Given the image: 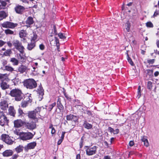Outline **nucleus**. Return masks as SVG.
Segmentation results:
<instances>
[{
  "label": "nucleus",
  "instance_id": "a18cd8bd",
  "mask_svg": "<svg viewBox=\"0 0 159 159\" xmlns=\"http://www.w3.org/2000/svg\"><path fill=\"white\" fill-rule=\"evenodd\" d=\"M152 83L151 81H148V88L150 89L152 88Z\"/></svg>",
  "mask_w": 159,
  "mask_h": 159
},
{
  "label": "nucleus",
  "instance_id": "37998d69",
  "mask_svg": "<svg viewBox=\"0 0 159 159\" xmlns=\"http://www.w3.org/2000/svg\"><path fill=\"white\" fill-rule=\"evenodd\" d=\"M7 118L3 112L0 113V119H5Z\"/></svg>",
  "mask_w": 159,
  "mask_h": 159
},
{
  "label": "nucleus",
  "instance_id": "7c9ffc66",
  "mask_svg": "<svg viewBox=\"0 0 159 159\" xmlns=\"http://www.w3.org/2000/svg\"><path fill=\"white\" fill-rule=\"evenodd\" d=\"M83 125L85 128L87 129H90L92 127V125L86 122L84 123Z\"/></svg>",
  "mask_w": 159,
  "mask_h": 159
},
{
  "label": "nucleus",
  "instance_id": "a878e982",
  "mask_svg": "<svg viewBox=\"0 0 159 159\" xmlns=\"http://www.w3.org/2000/svg\"><path fill=\"white\" fill-rule=\"evenodd\" d=\"M24 149V147L22 146L19 145L15 149L16 151L18 153L22 152Z\"/></svg>",
  "mask_w": 159,
  "mask_h": 159
},
{
  "label": "nucleus",
  "instance_id": "72a5a7b5",
  "mask_svg": "<svg viewBox=\"0 0 159 159\" xmlns=\"http://www.w3.org/2000/svg\"><path fill=\"white\" fill-rule=\"evenodd\" d=\"M4 32L6 34H14V32L9 29L5 30Z\"/></svg>",
  "mask_w": 159,
  "mask_h": 159
},
{
  "label": "nucleus",
  "instance_id": "f257e3e1",
  "mask_svg": "<svg viewBox=\"0 0 159 159\" xmlns=\"http://www.w3.org/2000/svg\"><path fill=\"white\" fill-rule=\"evenodd\" d=\"M45 107H37L33 111H29L28 112V115L29 118L33 119H42L44 117L40 115L37 114L38 112H40L41 114L44 115L47 111V106Z\"/></svg>",
  "mask_w": 159,
  "mask_h": 159
},
{
  "label": "nucleus",
  "instance_id": "f03ea898",
  "mask_svg": "<svg viewBox=\"0 0 159 159\" xmlns=\"http://www.w3.org/2000/svg\"><path fill=\"white\" fill-rule=\"evenodd\" d=\"M10 94L11 96L15 97V100L16 101H20L23 98V93L21 91L18 89H12Z\"/></svg>",
  "mask_w": 159,
  "mask_h": 159
},
{
  "label": "nucleus",
  "instance_id": "20e7f679",
  "mask_svg": "<svg viewBox=\"0 0 159 159\" xmlns=\"http://www.w3.org/2000/svg\"><path fill=\"white\" fill-rule=\"evenodd\" d=\"M86 154L88 156H92L95 154L97 152V147L95 146H86Z\"/></svg>",
  "mask_w": 159,
  "mask_h": 159
},
{
  "label": "nucleus",
  "instance_id": "2eb2a0df",
  "mask_svg": "<svg viewBox=\"0 0 159 159\" xmlns=\"http://www.w3.org/2000/svg\"><path fill=\"white\" fill-rule=\"evenodd\" d=\"M15 10L17 13L21 14L25 10V8L21 6H17L15 8Z\"/></svg>",
  "mask_w": 159,
  "mask_h": 159
},
{
  "label": "nucleus",
  "instance_id": "423d86ee",
  "mask_svg": "<svg viewBox=\"0 0 159 159\" xmlns=\"http://www.w3.org/2000/svg\"><path fill=\"white\" fill-rule=\"evenodd\" d=\"M33 135L30 132L23 133L20 135V139L23 140L30 139L33 138Z\"/></svg>",
  "mask_w": 159,
  "mask_h": 159
},
{
  "label": "nucleus",
  "instance_id": "ea45409f",
  "mask_svg": "<svg viewBox=\"0 0 159 159\" xmlns=\"http://www.w3.org/2000/svg\"><path fill=\"white\" fill-rule=\"evenodd\" d=\"M56 103L54 102L51 105H49L48 107H49L48 108V111H50L52 109V108L56 105Z\"/></svg>",
  "mask_w": 159,
  "mask_h": 159
},
{
  "label": "nucleus",
  "instance_id": "864d4df0",
  "mask_svg": "<svg viewBox=\"0 0 159 159\" xmlns=\"http://www.w3.org/2000/svg\"><path fill=\"white\" fill-rule=\"evenodd\" d=\"M5 43V42H4L2 40H0V47L3 46Z\"/></svg>",
  "mask_w": 159,
  "mask_h": 159
},
{
  "label": "nucleus",
  "instance_id": "39448f33",
  "mask_svg": "<svg viewBox=\"0 0 159 159\" xmlns=\"http://www.w3.org/2000/svg\"><path fill=\"white\" fill-rule=\"evenodd\" d=\"M13 44L15 48L17 49L20 53H24V48L19 41L16 40H14L13 42Z\"/></svg>",
  "mask_w": 159,
  "mask_h": 159
},
{
  "label": "nucleus",
  "instance_id": "6ab92c4d",
  "mask_svg": "<svg viewBox=\"0 0 159 159\" xmlns=\"http://www.w3.org/2000/svg\"><path fill=\"white\" fill-rule=\"evenodd\" d=\"M8 113L9 114L13 116H14L16 114V111L13 106H10L8 109Z\"/></svg>",
  "mask_w": 159,
  "mask_h": 159
},
{
  "label": "nucleus",
  "instance_id": "f3484780",
  "mask_svg": "<svg viewBox=\"0 0 159 159\" xmlns=\"http://www.w3.org/2000/svg\"><path fill=\"white\" fill-rule=\"evenodd\" d=\"M141 140L143 142L144 145L146 147H148L149 146V144L147 138V137L145 136H141Z\"/></svg>",
  "mask_w": 159,
  "mask_h": 159
},
{
  "label": "nucleus",
  "instance_id": "e2e57ef3",
  "mask_svg": "<svg viewBox=\"0 0 159 159\" xmlns=\"http://www.w3.org/2000/svg\"><path fill=\"white\" fill-rule=\"evenodd\" d=\"M76 159H80V154H78L76 156Z\"/></svg>",
  "mask_w": 159,
  "mask_h": 159
},
{
  "label": "nucleus",
  "instance_id": "cd10ccee",
  "mask_svg": "<svg viewBox=\"0 0 159 159\" xmlns=\"http://www.w3.org/2000/svg\"><path fill=\"white\" fill-rule=\"evenodd\" d=\"M31 41L34 42L37 39V35L34 33H33V34L31 35Z\"/></svg>",
  "mask_w": 159,
  "mask_h": 159
},
{
  "label": "nucleus",
  "instance_id": "ddd939ff",
  "mask_svg": "<svg viewBox=\"0 0 159 159\" xmlns=\"http://www.w3.org/2000/svg\"><path fill=\"white\" fill-rule=\"evenodd\" d=\"M14 124L15 127L19 128L25 125V122L22 120H16L14 121Z\"/></svg>",
  "mask_w": 159,
  "mask_h": 159
},
{
  "label": "nucleus",
  "instance_id": "6e6d98bb",
  "mask_svg": "<svg viewBox=\"0 0 159 159\" xmlns=\"http://www.w3.org/2000/svg\"><path fill=\"white\" fill-rule=\"evenodd\" d=\"M39 48L41 50H43L44 48V45L43 44H41L39 45Z\"/></svg>",
  "mask_w": 159,
  "mask_h": 159
},
{
  "label": "nucleus",
  "instance_id": "4468645a",
  "mask_svg": "<svg viewBox=\"0 0 159 159\" xmlns=\"http://www.w3.org/2000/svg\"><path fill=\"white\" fill-rule=\"evenodd\" d=\"M8 107V105L6 101L3 100L0 102V108L3 110H6Z\"/></svg>",
  "mask_w": 159,
  "mask_h": 159
},
{
  "label": "nucleus",
  "instance_id": "4c0bfd02",
  "mask_svg": "<svg viewBox=\"0 0 159 159\" xmlns=\"http://www.w3.org/2000/svg\"><path fill=\"white\" fill-rule=\"evenodd\" d=\"M18 59L20 60L21 62L25 61L24 57L20 54H19V55L18 56Z\"/></svg>",
  "mask_w": 159,
  "mask_h": 159
},
{
  "label": "nucleus",
  "instance_id": "58836bf2",
  "mask_svg": "<svg viewBox=\"0 0 159 159\" xmlns=\"http://www.w3.org/2000/svg\"><path fill=\"white\" fill-rule=\"evenodd\" d=\"M146 26L148 27L152 28L153 26L152 23L150 22H148L146 23Z\"/></svg>",
  "mask_w": 159,
  "mask_h": 159
},
{
  "label": "nucleus",
  "instance_id": "603ef678",
  "mask_svg": "<svg viewBox=\"0 0 159 159\" xmlns=\"http://www.w3.org/2000/svg\"><path fill=\"white\" fill-rule=\"evenodd\" d=\"M58 108L60 110V112L62 111L63 110V107L62 105H60L58 106Z\"/></svg>",
  "mask_w": 159,
  "mask_h": 159
},
{
  "label": "nucleus",
  "instance_id": "774afa93",
  "mask_svg": "<svg viewBox=\"0 0 159 159\" xmlns=\"http://www.w3.org/2000/svg\"><path fill=\"white\" fill-rule=\"evenodd\" d=\"M157 47L159 48V40L157 41Z\"/></svg>",
  "mask_w": 159,
  "mask_h": 159
},
{
  "label": "nucleus",
  "instance_id": "9d476101",
  "mask_svg": "<svg viewBox=\"0 0 159 159\" xmlns=\"http://www.w3.org/2000/svg\"><path fill=\"white\" fill-rule=\"evenodd\" d=\"M18 71L21 73H23L24 72H26L28 70H30L28 67L24 65H20L18 68Z\"/></svg>",
  "mask_w": 159,
  "mask_h": 159
},
{
  "label": "nucleus",
  "instance_id": "09e8293b",
  "mask_svg": "<svg viewBox=\"0 0 159 159\" xmlns=\"http://www.w3.org/2000/svg\"><path fill=\"white\" fill-rule=\"evenodd\" d=\"M159 14V10H156L153 15L154 17L156 16Z\"/></svg>",
  "mask_w": 159,
  "mask_h": 159
},
{
  "label": "nucleus",
  "instance_id": "b1692460",
  "mask_svg": "<svg viewBox=\"0 0 159 159\" xmlns=\"http://www.w3.org/2000/svg\"><path fill=\"white\" fill-rule=\"evenodd\" d=\"M35 46L34 42H31V43L29 44L28 45L27 48L29 50H31Z\"/></svg>",
  "mask_w": 159,
  "mask_h": 159
},
{
  "label": "nucleus",
  "instance_id": "69168bd1",
  "mask_svg": "<svg viewBox=\"0 0 159 159\" xmlns=\"http://www.w3.org/2000/svg\"><path fill=\"white\" fill-rule=\"evenodd\" d=\"M7 44L8 46L10 47H11L12 45V43H10V42H8L7 43Z\"/></svg>",
  "mask_w": 159,
  "mask_h": 159
},
{
  "label": "nucleus",
  "instance_id": "6e6552de",
  "mask_svg": "<svg viewBox=\"0 0 159 159\" xmlns=\"http://www.w3.org/2000/svg\"><path fill=\"white\" fill-rule=\"evenodd\" d=\"M1 25L3 28L12 29L16 26L17 24L16 23L15 24L12 22L6 21L2 24Z\"/></svg>",
  "mask_w": 159,
  "mask_h": 159
},
{
  "label": "nucleus",
  "instance_id": "13d9d810",
  "mask_svg": "<svg viewBox=\"0 0 159 159\" xmlns=\"http://www.w3.org/2000/svg\"><path fill=\"white\" fill-rule=\"evenodd\" d=\"M134 144V143L133 141H130L129 143V145L131 147L133 146Z\"/></svg>",
  "mask_w": 159,
  "mask_h": 159
},
{
  "label": "nucleus",
  "instance_id": "1a4fd4ad",
  "mask_svg": "<svg viewBox=\"0 0 159 159\" xmlns=\"http://www.w3.org/2000/svg\"><path fill=\"white\" fill-rule=\"evenodd\" d=\"M34 120V121H31L26 123L25 122V125L28 129L31 130H33L36 128V122H37V121H36L35 120Z\"/></svg>",
  "mask_w": 159,
  "mask_h": 159
},
{
  "label": "nucleus",
  "instance_id": "3c124183",
  "mask_svg": "<svg viewBox=\"0 0 159 159\" xmlns=\"http://www.w3.org/2000/svg\"><path fill=\"white\" fill-rule=\"evenodd\" d=\"M119 132V130L118 129H116L115 130H114L113 132V134H118Z\"/></svg>",
  "mask_w": 159,
  "mask_h": 159
},
{
  "label": "nucleus",
  "instance_id": "c85d7f7f",
  "mask_svg": "<svg viewBox=\"0 0 159 159\" xmlns=\"http://www.w3.org/2000/svg\"><path fill=\"white\" fill-rule=\"evenodd\" d=\"M7 74H2L0 73V79L2 80H4L7 78Z\"/></svg>",
  "mask_w": 159,
  "mask_h": 159
},
{
  "label": "nucleus",
  "instance_id": "2f4dec72",
  "mask_svg": "<svg viewBox=\"0 0 159 159\" xmlns=\"http://www.w3.org/2000/svg\"><path fill=\"white\" fill-rule=\"evenodd\" d=\"M67 119H77V117L75 116H74L72 114H70L69 115L67 116Z\"/></svg>",
  "mask_w": 159,
  "mask_h": 159
},
{
  "label": "nucleus",
  "instance_id": "f704fd0d",
  "mask_svg": "<svg viewBox=\"0 0 159 159\" xmlns=\"http://www.w3.org/2000/svg\"><path fill=\"white\" fill-rule=\"evenodd\" d=\"M49 128L51 129H52L51 132V134L52 135L54 134L56 132V130L53 127V125H52V124H51L50 125Z\"/></svg>",
  "mask_w": 159,
  "mask_h": 159
},
{
  "label": "nucleus",
  "instance_id": "aec40b11",
  "mask_svg": "<svg viewBox=\"0 0 159 159\" xmlns=\"http://www.w3.org/2000/svg\"><path fill=\"white\" fill-rule=\"evenodd\" d=\"M38 93L39 94V97L42 98L44 94L43 90L42 87L39 86L38 89Z\"/></svg>",
  "mask_w": 159,
  "mask_h": 159
},
{
  "label": "nucleus",
  "instance_id": "0eeeda50",
  "mask_svg": "<svg viewBox=\"0 0 159 159\" xmlns=\"http://www.w3.org/2000/svg\"><path fill=\"white\" fill-rule=\"evenodd\" d=\"M1 138L2 141L8 144L11 145L13 143V141L8 135L2 134Z\"/></svg>",
  "mask_w": 159,
  "mask_h": 159
},
{
  "label": "nucleus",
  "instance_id": "a211bd4d",
  "mask_svg": "<svg viewBox=\"0 0 159 159\" xmlns=\"http://www.w3.org/2000/svg\"><path fill=\"white\" fill-rule=\"evenodd\" d=\"M145 109V107L143 105L141 106L139 110L136 112V114H138V116L139 117L141 116L143 111Z\"/></svg>",
  "mask_w": 159,
  "mask_h": 159
},
{
  "label": "nucleus",
  "instance_id": "052dcab7",
  "mask_svg": "<svg viewBox=\"0 0 159 159\" xmlns=\"http://www.w3.org/2000/svg\"><path fill=\"white\" fill-rule=\"evenodd\" d=\"M63 140V139H59L57 142L58 145H60L61 144V142H62Z\"/></svg>",
  "mask_w": 159,
  "mask_h": 159
},
{
  "label": "nucleus",
  "instance_id": "7ed1b4c3",
  "mask_svg": "<svg viewBox=\"0 0 159 159\" xmlns=\"http://www.w3.org/2000/svg\"><path fill=\"white\" fill-rule=\"evenodd\" d=\"M23 84L24 86L27 88L30 89L35 88L37 86L36 81L32 79L26 80L24 81Z\"/></svg>",
  "mask_w": 159,
  "mask_h": 159
},
{
  "label": "nucleus",
  "instance_id": "680f3d73",
  "mask_svg": "<svg viewBox=\"0 0 159 159\" xmlns=\"http://www.w3.org/2000/svg\"><path fill=\"white\" fill-rule=\"evenodd\" d=\"M159 74V72L158 71H156L155 73H154V75L155 76H157Z\"/></svg>",
  "mask_w": 159,
  "mask_h": 159
},
{
  "label": "nucleus",
  "instance_id": "4d7b16f0",
  "mask_svg": "<svg viewBox=\"0 0 159 159\" xmlns=\"http://www.w3.org/2000/svg\"><path fill=\"white\" fill-rule=\"evenodd\" d=\"M18 156V154H14L12 156V159H16Z\"/></svg>",
  "mask_w": 159,
  "mask_h": 159
},
{
  "label": "nucleus",
  "instance_id": "5fc2aeb1",
  "mask_svg": "<svg viewBox=\"0 0 159 159\" xmlns=\"http://www.w3.org/2000/svg\"><path fill=\"white\" fill-rule=\"evenodd\" d=\"M55 42H56V43L57 47H58V43H59L58 39L56 37H55Z\"/></svg>",
  "mask_w": 159,
  "mask_h": 159
},
{
  "label": "nucleus",
  "instance_id": "49530a36",
  "mask_svg": "<svg viewBox=\"0 0 159 159\" xmlns=\"http://www.w3.org/2000/svg\"><path fill=\"white\" fill-rule=\"evenodd\" d=\"M108 130L111 133H113L114 131V129L113 128H111V127H109L108 128Z\"/></svg>",
  "mask_w": 159,
  "mask_h": 159
},
{
  "label": "nucleus",
  "instance_id": "bf43d9fd",
  "mask_svg": "<svg viewBox=\"0 0 159 159\" xmlns=\"http://www.w3.org/2000/svg\"><path fill=\"white\" fill-rule=\"evenodd\" d=\"M65 132H62L61 136V139H63L64 137V135H65Z\"/></svg>",
  "mask_w": 159,
  "mask_h": 159
},
{
  "label": "nucleus",
  "instance_id": "8fccbe9b",
  "mask_svg": "<svg viewBox=\"0 0 159 159\" xmlns=\"http://www.w3.org/2000/svg\"><path fill=\"white\" fill-rule=\"evenodd\" d=\"M5 120H0V125L2 126H3L5 123Z\"/></svg>",
  "mask_w": 159,
  "mask_h": 159
},
{
  "label": "nucleus",
  "instance_id": "c756f323",
  "mask_svg": "<svg viewBox=\"0 0 159 159\" xmlns=\"http://www.w3.org/2000/svg\"><path fill=\"white\" fill-rule=\"evenodd\" d=\"M130 23L129 21H127L125 24V29L128 32H129L130 30Z\"/></svg>",
  "mask_w": 159,
  "mask_h": 159
},
{
  "label": "nucleus",
  "instance_id": "0e129e2a",
  "mask_svg": "<svg viewBox=\"0 0 159 159\" xmlns=\"http://www.w3.org/2000/svg\"><path fill=\"white\" fill-rule=\"evenodd\" d=\"M104 158V159H111L110 157L108 156H105Z\"/></svg>",
  "mask_w": 159,
  "mask_h": 159
},
{
  "label": "nucleus",
  "instance_id": "c9c22d12",
  "mask_svg": "<svg viewBox=\"0 0 159 159\" xmlns=\"http://www.w3.org/2000/svg\"><path fill=\"white\" fill-rule=\"evenodd\" d=\"M138 95H137V97L138 98V99L141 96V86H138V91L137 92Z\"/></svg>",
  "mask_w": 159,
  "mask_h": 159
},
{
  "label": "nucleus",
  "instance_id": "a19ab883",
  "mask_svg": "<svg viewBox=\"0 0 159 159\" xmlns=\"http://www.w3.org/2000/svg\"><path fill=\"white\" fill-rule=\"evenodd\" d=\"M5 69L10 71H12L13 70V69L12 67L8 66H6L5 67Z\"/></svg>",
  "mask_w": 159,
  "mask_h": 159
},
{
  "label": "nucleus",
  "instance_id": "dca6fc26",
  "mask_svg": "<svg viewBox=\"0 0 159 159\" xmlns=\"http://www.w3.org/2000/svg\"><path fill=\"white\" fill-rule=\"evenodd\" d=\"M13 153V152L11 150H7L4 152L2 153L4 157H8L11 156Z\"/></svg>",
  "mask_w": 159,
  "mask_h": 159
},
{
  "label": "nucleus",
  "instance_id": "412c9836",
  "mask_svg": "<svg viewBox=\"0 0 159 159\" xmlns=\"http://www.w3.org/2000/svg\"><path fill=\"white\" fill-rule=\"evenodd\" d=\"M34 22L33 18L31 17H28L26 21V24L28 25V26H29L30 25L32 24Z\"/></svg>",
  "mask_w": 159,
  "mask_h": 159
},
{
  "label": "nucleus",
  "instance_id": "f8f14e48",
  "mask_svg": "<svg viewBox=\"0 0 159 159\" xmlns=\"http://www.w3.org/2000/svg\"><path fill=\"white\" fill-rule=\"evenodd\" d=\"M31 97L30 94L29 95L28 98L26 99L27 100L26 101H23L21 103V106L22 107L24 108L26 107L28 104L29 102L30 103L31 101Z\"/></svg>",
  "mask_w": 159,
  "mask_h": 159
},
{
  "label": "nucleus",
  "instance_id": "e433bc0d",
  "mask_svg": "<svg viewBox=\"0 0 159 159\" xmlns=\"http://www.w3.org/2000/svg\"><path fill=\"white\" fill-rule=\"evenodd\" d=\"M58 36L60 38L63 39H65L66 37V36L65 34H63L61 33H59L58 34Z\"/></svg>",
  "mask_w": 159,
  "mask_h": 159
},
{
  "label": "nucleus",
  "instance_id": "5701e85b",
  "mask_svg": "<svg viewBox=\"0 0 159 159\" xmlns=\"http://www.w3.org/2000/svg\"><path fill=\"white\" fill-rule=\"evenodd\" d=\"M1 87L2 89H5L9 87V85L7 84L4 82H2L1 84Z\"/></svg>",
  "mask_w": 159,
  "mask_h": 159
},
{
  "label": "nucleus",
  "instance_id": "9b49d317",
  "mask_svg": "<svg viewBox=\"0 0 159 159\" xmlns=\"http://www.w3.org/2000/svg\"><path fill=\"white\" fill-rule=\"evenodd\" d=\"M36 145V143L35 142H33L28 143L25 147V150L28 151L29 149H32L34 148Z\"/></svg>",
  "mask_w": 159,
  "mask_h": 159
},
{
  "label": "nucleus",
  "instance_id": "bb28decb",
  "mask_svg": "<svg viewBox=\"0 0 159 159\" xmlns=\"http://www.w3.org/2000/svg\"><path fill=\"white\" fill-rule=\"evenodd\" d=\"M11 61L13 63L14 65H17L19 63L18 61L15 58H11Z\"/></svg>",
  "mask_w": 159,
  "mask_h": 159
},
{
  "label": "nucleus",
  "instance_id": "473e14b6",
  "mask_svg": "<svg viewBox=\"0 0 159 159\" xmlns=\"http://www.w3.org/2000/svg\"><path fill=\"white\" fill-rule=\"evenodd\" d=\"M6 13L4 11L0 12V21L5 17Z\"/></svg>",
  "mask_w": 159,
  "mask_h": 159
},
{
  "label": "nucleus",
  "instance_id": "393cba45",
  "mask_svg": "<svg viewBox=\"0 0 159 159\" xmlns=\"http://www.w3.org/2000/svg\"><path fill=\"white\" fill-rule=\"evenodd\" d=\"M20 36L21 38H24L26 35V31L24 30H21L19 33Z\"/></svg>",
  "mask_w": 159,
  "mask_h": 159
},
{
  "label": "nucleus",
  "instance_id": "79ce46f5",
  "mask_svg": "<svg viewBox=\"0 0 159 159\" xmlns=\"http://www.w3.org/2000/svg\"><path fill=\"white\" fill-rule=\"evenodd\" d=\"M127 60L128 62L130 64L132 65L133 66L134 65V63L132 61L131 59L129 57V55L128 54H127Z\"/></svg>",
  "mask_w": 159,
  "mask_h": 159
},
{
  "label": "nucleus",
  "instance_id": "de8ad7c7",
  "mask_svg": "<svg viewBox=\"0 0 159 159\" xmlns=\"http://www.w3.org/2000/svg\"><path fill=\"white\" fill-rule=\"evenodd\" d=\"M18 113L19 114V116L22 115V114L24 113L23 111L20 108L18 109Z\"/></svg>",
  "mask_w": 159,
  "mask_h": 159
},
{
  "label": "nucleus",
  "instance_id": "338daca9",
  "mask_svg": "<svg viewBox=\"0 0 159 159\" xmlns=\"http://www.w3.org/2000/svg\"><path fill=\"white\" fill-rule=\"evenodd\" d=\"M155 53L156 54H158L159 55V51H158L157 50H155L154 51Z\"/></svg>",
  "mask_w": 159,
  "mask_h": 159
},
{
  "label": "nucleus",
  "instance_id": "c03bdc74",
  "mask_svg": "<svg viewBox=\"0 0 159 159\" xmlns=\"http://www.w3.org/2000/svg\"><path fill=\"white\" fill-rule=\"evenodd\" d=\"M11 51L10 49L7 50L5 52L4 54L7 56L9 55L11 53Z\"/></svg>",
  "mask_w": 159,
  "mask_h": 159
},
{
  "label": "nucleus",
  "instance_id": "4be33fe9",
  "mask_svg": "<svg viewBox=\"0 0 159 159\" xmlns=\"http://www.w3.org/2000/svg\"><path fill=\"white\" fill-rule=\"evenodd\" d=\"M0 9H4L6 8L7 3L4 1L0 0Z\"/></svg>",
  "mask_w": 159,
  "mask_h": 159
}]
</instances>
